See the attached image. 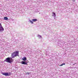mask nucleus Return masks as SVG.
Here are the masks:
<instances>
[{
	"label": "nucleus",
	"instance_id": "ddd939ff",
	"mask_svg": "<svg viewBox=\"0 0 78 78\" xmlns=\"http://www.w3.org/2000/svg\"><path fill=\"white\" fill-rule=\"evenodd\" d=\"M75 64H76V63H75L73 64V66H73V65H75Z\"/></svg>",
	"mask_w": 78,
	"mask_h": 78
},
{
	"label": "nucleus",
	"instance_id": "9d476101",
	"mask_svg": "<svg viewBox=\"0 0 78 78\" xmlns=\"http://www.w3.org/2000/svg\"><path fill=\"white\" fill-rule=\"evenodd\" d=\"M4 20H8V18L7 17H4Z\"/></svg>",
	"mask_w": 78,
	"mask_h": 78
},
{
	"label": "nucleus",
	"instance_id": "39448f33",
	"mask_svg": "<svg viewBox=\"0 0 78 78\" xmlns=\"http://www.w3.org/2000/svg\"><path fill=\"white\" fill-rule=\"evenodd\" d=\"M21 64H24V65H27V62L26 61H22L21 62Z\"/></svg>",
	"mask_w": 78,
	"mask_h": 78
},
{
	"label": "nucleus",
	"instance_id": "4468645a",
	"mask_svg": "<svg viewBox=\"0 0 78 78\" xmlns=\"http://www.w3.org/2000/svg\"><path fill=\"white\" fill-rule=\"evenodd\" d=\"M26 74H28V75H29V74H30V73H26Z\"/></svg>",
	"mask_w": 78,
	"mask_h": 78
},
{
	"label": "nucleus",
	"instance_id": "1a4fd4ad",
	"mask_svg": "<svg viewBox=\"0 0 78 78\" xmlns=\"http://www.w3.org/2000/svg\"><path fill=\"white\" fill-rule=\"evenodd\" d=\"M52 14H53L52 16H54V17H56V14L55 13L53 12H52Z\"/></svg>",
	"mask_w": 78,
	"mask_h": 78
},
{
	"label": "nucleus",
	"instance_id": "0eeeda50",
	"mask_svg": "<svg viewBox=\"0 0 78 78\" xmlns=\"http://www.w3.org/2000/svg\"><path fill=\"white\" fill-rule=\"evenodd\" d=\"M37 20V19H32V22H36Z\"/></svg>",
	"mask_w": 78,
	"mask_h": 78
},
{
	"label": "nucleus",
	"instance_id": "2eb2a0df",
	"mask_svg": "<svg viewBox=\"0 0 78 78\" xmlns=\"http://www.w3.org/2000/svg\"><path fill=\"white\" fill-rule=\"evenodd\" d=\"M17 41H15V42H16H16H17Z\"/></svg>",
	"mask_w": 78,
	"mask_h": 78
},
{
	"label": "nucleus",
	"instance_id": "dca6fc26",
	"mask_svg": "<svg viewBox=\"0 0 78 78\" xmlns=\"http://www.w3.org/2000/svg\"><path fill=\"white\" fill-rule=\"evenodd\" d=\"M16 44H17V43H16Z\"/></svg>",
	"mask_w": 78,
	"mask_h": 78
},
{
	"label": "nucleus",
	"instance_id": "9b49d317",
	"mask_svg": "<svg viewBox=\"0 0 78 78\" xmlns=\"http://www.w3.org/2000/svg\"><path fill=\"white\" fill-rule=\"evenodd\" d=\"M38 37H39V38H41V37H42V36H41V35H39L38 36Z\"/></svg>",
	"mask_w": 78,
	"mask_h": 78
},
{
	"label": "nucleus",
	"instance_id": "f8f14e48",
	"mask_svg": "<svg viewBox=\"0 0 78 78\" xmlns=\"http://www.w3.org/2000/svg\"><path fill=\"white\" fill-rule=\"evenodd\" d=\"M65 64H66L65 63H63L62 64H61V65H60L59 66H63V65H65Z\"/></svg>",
	"mask_w": 78,
	"mask_h": 78
},
{
	"label": "nucleus",
	"instance_id": "423d86ee",
	"mask_svg": "<svg viewBox=\"0 0 78 78\" xmlns=\"http://www.w3.org/2000/svg\"><path fill=\"white\" fill-rule=\"evenodd\" d=\"M22 59H23V61H26L27 60V58L25 57H24L22 58Z\"/></svg>",
	"mask_w": 78,
	"mask_h": 78
},
{
	"label": "nucleus",
	"instance_id": "20e7f679",
	"mask_svg": "<svg viewBox=\"0 0 78 78\" xmlns=\"http://www.w3.org/2000/svg\"><path fill=\"white\" fill-rule=\"evenodd\" d=\"M4 31V29L1 23H0V31Z\"/></svg>",
	"mask_w": 78,
	"mask_h": 78
},
{
	"label": "nucleus",
	"instance_id": "7ed1b4c3",
	"mask_svg": "<svg viewBox=\"0 0 78 78\" xmlns=\"http://www.w3.org/2000/svg\"><path fill=\"white\" fill-rule=\"evenodd\" d=\"M1 73L3 75H5V76H10V75H11V73L10 72H9V73H4L3 72L1 71Z\"/></svg>",
	"mask_w": 78,
	"mask_h": 78
},
{
	"label": "nucleus",
	"instance_id": "f03ea898",
	"mask_svg": "<svg viewBox=\"0 0 78 78\" xmlns=\"http://www.w3.org/2000/svg\"><path fill=\"white\" fill-rule=\"evenodd\" d=\"M12 58L8 57L5 59V62H9V63H12V61L13 60H12Z\"/></svg>",
	"mask_w": 78,
	"mask_h": 78
},
{
	"label": "nucleus",
	"instance_id": "f257e3e1",
	"mask_svg": "<svg viewBox=\"0 0 78 78\" xmlns=\"http://www.w3.org/2000/svg\"><path fill=\"white\" fill-rule=\"evenodd\" d=\"M19 51H15L12 53L11 55L12 58H15V57H17V56L19 57Z\"/></svg>",
	"mask_w": 78,
	"mask_h": 78
},
{
	"label": "nucleus",
	"instance_id": "6e6552de",
	"mask_svg": "<svg viewBox=\"0 0 78 78\" xmlns=\"http://www.w3.org/2000/svg\"><path fill=\"white\" fill-rule=\"evenodd\" d=\"M29 22H30V23H31V24H33V23H33V22L32 21V20H29Z\"/></svg>",
	"mask_w": 78,
	"mask_h": 78
}]
</instances>
